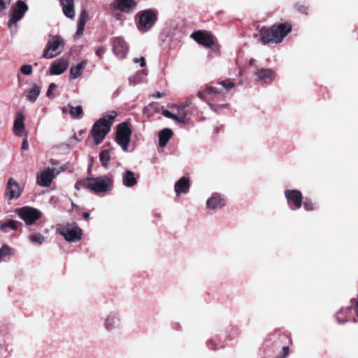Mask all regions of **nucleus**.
<instances>
[{"label": "nucleus", "instance_id": "f257e3e1", "mask_svg": "<svg viewBox=\"0 0 358 358\" xmlns=\"http://www.w3.org/2000/svg\"><path fill=\"white\" fill-rule=\"evenodd\" d=\"M234 85V83L230 80L219 81L217 86H205L203 89L198 92V96L204 100L212 110L217 112V104L225 99V92L219 86L222 87L226 92H229Z\"/></svg>", "mask_w": 358, "mask_h": 358}, {"label": "nucleus", "instance_id": "f03ea898", "mask_svg": "<svg viewBox=\"0 0 358 358\" xmlns=\"http://www.w3.org/2000/svg\"><path fill=\"white\" fill-rule=\"evenodd\" d=\"M292 31V25L289 22H281L273 25L270 29H262L260 40L264 44L280 43Z\"/></svg>", "mask_w": 358, "mask_h": 358}, {"label": "nucleus", "instance_id": "7ed1b4c3", "mask_svg": "<svg viewBox=\"0 0 358 358\" xmlns=\"http://www.w3.org/2000/svg\"><path fill=\"white\" fill-rule=\"evenodd\" d=\"M113 180L107 176L95 178H89L76 183L75 187L78 190L82 188L90 189L96 194L106 193L110 190Z\"/></svg>", "mask_w": 358, "mask_h": 358}, {"label": "nucleus", "instance_id": "20e7f679", "mask_svg": "<svg viewBox=\"0 0 358 358\" xmlns=\"http://www.w3.org/2000/svg\"><path fill=\"white\" fill-rule=\"evenodd\" d=\"M117 115V113L115 111H112L110 114L99 119L94 124L92 134L96 145H99L103 141Z\"/></svg>", "mask_w": 358, "mask_h": 358}, {"label": "nucleus", "instance_id": "39448f33", "mask_svg": "<svg viewBox=\"0 0 358 358\" xmlns=\"http://www.w3.org/2000/svg\"><path fill=\"white\" fill-rule=\"evenodd\" d=\"M252 76L256 83L262 86H268L275 80L276 72L271 68L254 66Z\"/></svg>", "mask_w": 358, "mask_h": 358}, {"label": "nucleus", "instance_id": "423d86ee", "mask_svg": "<svg viewBox=\"0 0 358 358\" xmlns=\"http://www.w3.org/2000/svg\"><path fill=\"white\" fill-rule=\"evenodd\" d=\"M57 231L68 242H77L81 240L83 231L75 223L59 224Z\"/></svg>", "mask_w": 358, "mask_h": 358}, {"label": "nucleus", "instance_id": "0eeeda50", "mask_svg": "<svg viewBox=\"0 0 358 358\" xmlns=\"http://www.w3.org/2000/svg\"><path fill=\"white\" fill-rule=\"evenodd\" d=\"M138 29L143 32L148 31L155 23L156 13L150 9L141 11L138 13Z\"/></svg>", "mask_w": 358, "mask_h": 358}, {"label": "nucleus", "instance_id": "6e6552de", "mask_svg": "<svg viewBox=\"0 0 358 358\" xmlns=\"http://www.w3.org/2000/svg\"><path fill=\"white\" fill-rule=\"evenodd\" d=\"M131 130L127 122L117 126L115 140L124 151L128 150V145L131 141Z\"/></svg>", "mask_w": 358, "mask_h": 358}, {"label": "nucleus", "instance_id": "1a4fd4ad", "mask_svg": "<svg viewBox=\"0 0 358 358\" xmlns=\"http://www.w3.org/2000/svg\"><path fill=\"white\" fill-rule=\"evenodd\" d=\"M50 39L48 41L46 48L43 51V57L52 59L62 52L60 46L62 45V39L59 36H50Z\"/></svg>", "mask_w": 358, "mask_h": 358}, {"label": "nucleus", "instance_id": "9d476101", "mask_svg": "<svg viewBox=\"0 0 358 358\" xmlns=\"http://www.w3.org/2000/svg\"><path fill=\"white\" fill-rule=\"evenodd\" d=\"M284 194L287 206L291 210H297L301 208L303 194L300 190L287 189L284 191Z\"/></svg>", "mask_w": 358, "mask_h": 358}, {"label": "nucleus", "instance_id": "9b49d317", "mask_svg": "<svg viewBox=\"0 0 358 358\" xmlns=\"http://www.w3.org/2000/svg\"><path fill=\"white\" fill-rule=\"evenodd\" d=\"M16 213L18 217L24 221L26 225H32L36 221L41 217V213L31 207H22L17 209Z\"/></svg>", "mask_w": 358, "mask_h": 358}, {"label": "nucleus", "instance_id": "f8f14e48", "mask_svg": "<svg viewBox=\"0 0 358 358\" xmlns=\"http://www.w3.org/2000/svg\"><path fill=\"white\" fill-rule=\"evenodd\" d=\"M28 10L27 3L22 1L18 0L15 6L12 8L10 17L8 20V25L11 27L13 24L15 25L20 21Z\"/></svg>", "mask_w": 358, "mask_h": 358}, {"label": "nucleus", "instance_id": "ddd939ff", "mask_svg": "<svg viewBox=\"0 0 358 358\" xmlns=\"http://www.w3.org/2000/svg\"><path fill=\"white\" fill-rule=\"evenodd\" d=\"M129 47L122 37H116L113 40V51L120 59L125 58Z\"/></svg>", "mask_w": 358, "mask_h": 358}, {"label": "nucleus", "instance_id": "4468645a", "mask_svg": "<svg viewBox=\"0 0 358 358\" xmlns=\"http://www.w3.org/2000/svg\"><path fill=\"white\" fill-rule=\"evenodd\" d=\"M55 175V169L47 168L38 174L37 183L42 187H50Z\"/></svg>", "mask_w": 358, "mask_h": 358}, {"label": "nucleus", "instance_id": "2eb2a0df", "mask_svg": "<svg viewBox=\"0 0 358 358\" xmlns=\"http://www.w3.org/2000/svg\"><path fill=\"white\" fill-rule=\"evenodd\" d=\"M190 189V179L184 176L178 180L174 185V192L177 197L188 194Z\"/></svg>", "mask_w": 358, "mask_h": 358}, {"label": "nucleus", "instance_id": "dca6fc26", "mask_svg": "<svg viewBox=\"0 0 358 358\" xmlns=\"http://www.w3.org/2000/svg\"><path fill=\"white\" fill-rule=\"evenodd\" d=\"M191 37L199 44L206 48L213 45L214 41L210 35L203 31H197L192 34Z\"/></svg>", "mask_w": 358, "mask_h": 358}, {"label": "nucleus", "instance_id": "f3484780", "mask_svg": "<svg viewBox=\"0 0 358 358\" xmlns=\"http://www.w3.org/2000/svg\"><path fill=\"white\" fill-rule=\"evenodd\" d=\"M226 205L225 199L218 193H213L206 201V208L208 210H220Z\"/></svg>", "mask_w": 358, "mask_h": 358}, {"label": "nucleus", "instance_id": "a211bd4d", "mask_svg": "<svg viewBox=\"0 0 358 358\" xmlns=\"http://www.w3.org/2000/svg\"><path fill=\"white\" fill-rule=\"evenodd\" d=\"M5 194L9 200L17 199L20 195L19 185L13 178H9L7 182Z\"/></svg>", "mask_w": 358, "mask_h": 358}, {"label": "nucleus", "instance_id": "6ab92c4d", "mask_svg": "<svg viewBox=\"0 0 358 358\" xmlns=\"http://www.w3.org/2000/svg\"><path fill=\"white\" fill-rule=\"evenodd\" d=\"M69 66L66 59L60 58L55 60L49 67V72L51 75H60L64 73Z\"/></svg>", "mask_w": 358, "mask_h": 358}, {"label": "nucleus", "instance_id": "aec40b11", "mask_svg": "<svg viewBox=\"0 0 358 358\" xmlns=\"http://www.w3.org/2000/svg\"><path fill=\"white\" fill-rule=\"evenodd\" d=\"M120 322V318L117 313H109L104 320V328L108 332L112 331L119 325Z\"/></svg>", "mask_w": 358, "mask_h": 358}, {"label": "nucleus", "instance_id": "412c9836", "mask_svg": "<svg viewBox=\"0 0 358 358\" xmlns=\"http://www.w3.org/2000/svg\"><path fill=\"white\" fill-rule=\"evenodd\" d=\"M24 121L23 114L21 112L17 113L13 124V132L18 136H26L27 135Z\"/></svg>", "mask_w": 358, "mask_h": 358}, {"label": "nucleus", "instance_id": "4be33fe9", "mask_svg": "<svg viewBox=\"0 0 358 358\" xmlns=\"http://www.w3.org/2000/svg\"><path fill=\"white\" fill-rule=\"evenodd\" d=\"M187 106L188 104L172 106V110L176 112V122L185 124L188 122L187 113L185 109Z\"/></svg>", "mask_w": 358, "mask_h": 358}, {"label": "nucleus", "instance_id": "5701e85b", "mask_svg": "<svg viewBox=\"0 0 358 358\" xmlns=\"http://www.w3.org/2000/svg\"><path fill=\"white\" fill-rule=\"evenodd\" d=\"M63 13L66 17L73 19L75 17L74 0H59Z\"/></svg>", "mask_w": 358, "mask_h": 358}, {"label": "nucleus", "instance_id": "b1692460", "mask_svg": "<svg viewBox=\"0 0 358 358\" xmlns=\"http://www.w3.org/2000/svg\"><path fill=\"white\" fill-rule=\"evenodd\" d=\"M113 6L121 11L128 12L135 8L136 2L134 0H115Z\"/></svg>", "mask_w": 358, "mask_h": 358}, {"label": "nucleus", "instance_id": "393cba45", "mask_svg": "<svg viewBox=\"0 0 358 358\" xmlns=\"http://www.w3.org/2000/svg\"><path fill=\"white\" fill-rule=\"evenodd\" d=\"M122 183L125 187H131L137 184L135 173L129 170L124 171L122 176Z\"/></svg>", "mask_w": 358, "mask_h": 358}, {"label": "nucleus", "instance_id": "a878e982", "mask_svg": "<svg viewBox=\"0 0 358 358\" xmlns=\"http://www.w3.org/2000/svg\"><path fill=\"white\" fill-rule=\"evenodd\" d=\"M173 134L171 129L165 128L159 132V145L164 148Z\"/></svg>", "mask_w": 358, "mask_h": 358}, {"label": "nucleus", "instance_id": "bb28decb", "mask_svg": "<svg viewBox=\"0 0 358 358\" xmlns=\"http://www.w3.org/2000/svg\"><path fill=\"white\" fill-rule=\"evenodd\" d=\"M87 62L83 61L76 66H71L70 69V78L73 80L76 79L83 74V70L86 67Z\"/></svg>", "mask_w": 358, "mask_h": 358}, {"label": "nucleus", "instance_id": "cd10ccee", "mask_svg": "<svg viewBox=\"0 0 358 358\" xmlns=\"http://www.w3.org/2000/svg\"><path fill=\"white\" fill-rule=\"evenodd\" d=\"M18 224H22L19 222L14 220H8L6 222L0 224V230L3 233H8L9 230L15 231L17 229Z\"/></svg>", "mask_w": 358, "mask_h": 358}, {"label": "nucleus", "instance_id": "c85d7f7f", "mask_svg": "<svg viewBox=\"0 0 358 358\" xmlns=\"http://www.w3.org/2000/svg\"><path fill=\"white\" fill-rule=\"evenodd\" d=\"M40 93H41L40 87L38 85L34 84V85H33L31 88L27 91V94H26V98L29 101L34 103L36 101Z\"/></svg>", "mask_w": 358, "mask_h": 358}, {"label": "nucleus", "instance_id": "c756f323", "mask_svg": "<svg viewBox=\"0 0 358 358\" xmlns=\"http://www.w3.org/2000/svg\"><path fill=\"white\" fill-rule=\"evenodd\" d=\"M28 238L32 243L37 245H42L45 241V237L38 232H31Z\"/></svg>", "mask_w": 358, "mask_h": 358}, {"label": "nucleus", "instance_id": "7c9ffc66", "mask_svg": "<svg viewBox=\"0 0 358 358\" xmlns=\"http://www.w3.org/2000/svg\"><path fill=\"white\" fill-rule=\"evenodd\" d=\"M14 252V249L10 248L6 244H3L0 248V262L3 261L7 257L13 255Z\"/></svg>", "mask_w": 358, "mask_h": 358}, {"label": "nucleus", "instance_id": "2f4dec72", "mask_svg": "<svg viewBox=\"0 0 358 358\" xmlns=\"http://www.w3.org/2000/svg\"><path fill=\"white\" fill-rule=\"evenodd\" d=\"M99 159L104 168H107L110 159V153L108 150H104L99 154Z\"/></svg>", "mask_w": 358, "mask_h": 358}, {"label": "nucleus", "instance_id": "473e14b6", "mask_svg": "<svg viewBox=\"0 0 358 358\" xmlns=\"http://www.w3.org/2000/svg\"><path fill=\"white\" fill-rule=\"evenodd\" d=\"M70 114L73 117L79 118L83 114V108L81 106H72L69 105Z\"/></svg>", "mask_w": 358, "mask_h": 358}, {"label": "nucleus", "instance_id": "72a5a7b5", "mask_svg": "<svg viewBox=\"0 0 358 358\" xmlns=\"http://www.w3.org/2000/svg\"><path fill=\"white\" fill-rule=\"evenodd\" d=\"M303 208L306 211H311L317 209L318 206L312 199L306 198L303 203Z\"/></svg>", "mask_w": 358, "mask_h": 358}, {"label": "nucleus", "instance_id": "f704fd0d", "mask_svg": "<svg viewBox=\"0 0 358 358\" xmlns=\"http://www.w3.org/2000/svg\"><path fill=\"white\" fill-rule=\"evenodd\" d=\"M294 8L303 15H307L308 14V8L303 3L297 2L294 4Z\"/></svg>", "mask_w": 358, "mask_h": 358}, {"label": "nucleus", "instance_id": "c9c22d12", "mask_svg": "<svg viewBox=\"0 0 358 358\" xmlns=\"http://www.w3.org/2000/svg\"><path fill=\"white\" fill-rule=\"evenodd\" d=\"M88 17L87 12L85 10H81L80 15H79V19L78 24L81 25H85L87 22V19Z\"/></svg>", "mask_w": 358, "mask_h": 358}, {"label": "nucleus", "instance_id": "e433bc0d", "mask_svg": "<svg viewBox=\"0 0 358 358\" xmlns=\"http://www.w3.org/2000/svg\"><path fill=\"white\" fill-rule=\"evenodd\" d=\"M20 71L23 75L29 76L32 73L33 69L31 65L25 64L20 67Z\"/></svg>", "mask_w": 358, "mask_h": 358}, {"label": "nucleus", "instance_id": "4c0bfd02", "mask_svg": "<svg viewBox=\"0 0 358 358\" xmlns=\"http://www.w3.org/2000/svg\"><path fill=\"white\" fill-rule=\"evenodd\" d=\"M57 87V85L55 83H50L49 87L46 92V96L48 98L53 99L55 98V95L52 94V90Z\"/></svg>", "mask_w": 358, "mask_h": 358}, {"label": "nucleus", "instance_id": "58836bf2", "mask_svg": "<svg viewBox=\"0 0 358 358\" xmlns=\"http://www.w3.org/2000/svg\"><path fill=\"white\" fill-rule=\"evenodd\" d=\"M162 115L172 119L176 122V115L175 113H173L172 112L169 111V110H164L162 111Z\"/></svg>", "mask_w": 358, "mask_h": 358}, {"label": "nucleus", "instance_id": "ea45409f", "mask_svg": "<svg viewBox=\"0 0 358 358\" xmlns=\"http://www.w3.org/2000/svg\"><path fill=\"white\" fill-rule=\"evenodd\" d=\"M133 62L135 64H139L141 67H144L145 66V59L143 57H141L140 58H134Z\"/></svg>", "mask_w": 358, "mask_h": 358}, {"label": "nucleus", "instance_id": "a19ab883", "mask_svg": "<svg viewBox=\"0 0 358 358\" xmlns=\"http://www.w3.org/2000/svg\"><path fill=\"white\" fill-rule=\"evenodd\" d=\"M106 51V48L99 47L96 50L95 53L99 57H101L105 54Z\"/></svg>", "mask_w": 358, "mask_h": 358}, {"label": "nucleus", "instance_id": "79ce46f5", "mask_svg": "<svg viewBox=\"0 0 358 358\" xmlns=\"http://www.w3.org/2000/svg\"><path fill=\"white\" fill-rule=\"evenodd\" d=\"M10 3V0H0V10H4Z\"/></svg>", "mask_w": 358, "mask_h": 358}, {"label": "nucleus", "instance_id": "37998d69", "mask_svg": "<svg viewBox=\"0 0 358 358\" xmlns=\"http://www.w3.org/2000/svg\"><path fill=\"white\" fill-rule=\"evenodd\" d=\"M84 27H85V25H81V24H78L76 35L78 36L82 35L83 33V31H84Z\"/></svg>", "mask_w": 358, "mask_h": 358}, {"label": "nucleus", "instance_id": "c03bdc74", "mask_svg": "<svg viewBox=\"0 0 358 358\" xmlns=\"http://www.w3.org/2000/svg\"><path fill=\"white\" fill-rule=\"evenodd\" d=\"M24 139L22 143V150H27L29 148V143H28V141H27V136H24Z\"/></svg>", "mask_w": 358, "mask_h": 358}, {"label": "nucleus", "instance_id": "a18cd8bd", "mask_svg": "<svg viewBox=\"0 0 358 358\" xmlns=\"http://www.w3.org/2000/svg\"><path fill=\"white\" fill-rule=\"evenodd\" d=\"M282 350L284 352V355H283L282 358H285L289 354V347H287V346L283 347Z\"/></svg>", "mask_w": 358, "mask_h": 358}, {"label": "nucleus", "instance_id": "49530a36", "mask_svg": "<svg viewBox=\"0 0 358 358\" xmlns=\"http://www.w3.org/2000/svg\"><path fill=\"white\" fill-rule=\"evenodd\" d=\"M255 59L252 58L249 60L248 65L250 67H252L254 69V66H258L257 65H255Z\"/></svg>", "mask_w": 358, "mask_h": 358}, {"label": "nucleus", "instance_id": "de8ad7c7", "mask_svg": "<svg viewBox=\"0 0 358 358\" xmlns=\"http://www.w3.org/2000/svg\"><path fill=\"white\" fill-rule=\"evenodd\" d=\"M162 95H163L162 93L158 92L152 95V96L155 97V98L159 99V98L162 97Z\"/></svg>", "mask_w": 358, "mask_h": 358}, {"label": "nucleus", "instance_id": "09e8293b", "mask_svg": "<svg viewBox=\"0 0 358 358\" xmlns=\"http://www.w3.org/2000/svg\"><path fill=\"white\" fill-rule=\"evenodd\" d=\"M355 315L357 317V321H358V301H357L356 305L355 306Z\"/></svg>", "mask_w": 358, "mask_h": 358}, {"label": "nucleus", "instance_id": "8fccbe9b", "mask_svg": "<svg viewBox=\"0 0 358 358\" xmlns=\"http://www.w3.org/2000/svg\"><path fill=\"white\" fill-rule=\"evenodd\" d=\"M83 217L85 220H88V219H89V217H90V213H87V212L84 213L83 214Z\"/></svg>", "mask_w": 358, "mask_h": 358}, {"label": "nucleus", "instance_id": "3c124183", "mask_svg": "<svg viewBox=\"0 0 358 358\" xmlns=\"http://www.w3.org/2000/svg\"><path fill=\"white\" fill-rule=\"evenodd\" d=\"M337 322L339 324H343L345 322H347V320H341L339 317H337Z\"/></svg>", "mask_w": 358, "mask_h": 358}, {"label": "nucleus", "instance_id": "603ef678", "mask_svg": "<svg viewBox=\"0 0 358 358\" xmlns=\"http://www.w3.org/2000/svg\"><path fill=\"white\" fill-rule=\"evenodd\" d=\"M345 310H348V308H341L340 311L338 313H342V312H343Z\"/></svg>", "mask_w": 358, "mask_h": 358}, {"label": "nucleus", "instance_id": "864d4df0", "mask_svg": "<svg viewBox=\"0 0 358 358\" xmlns=\"http://www.w3.org/2000/svg\"><path fill=\"white\" fill-rule=\"evenodd\" d=\"M62 112H63V113H66L67 112V109L66 108H62Z\"/></svg>", "mask_w": 358, "mask_h": 358}, {"label": "nucleus", "instance_id": "5fc2aeb1", "mask_svg": "<svg viewBox=\"0 0 358 358\" xmlns=\"http://www.w3.org/2000/svg\"><path fill=\"white\" fill-rule=\"evenodd\" d=\"M353 322H357L356 319H354V320H353Z\"/></svg>", "mask_w": 358, "mask_h": 358}, {"label": "nucleus", "instance_id": "6e6d98bb", "mask_svg": "<svg viewBox=\"0 0 358 358\" xmlns=\"http://www.w3.org/2000/svg\"><path fill=\"white\" fill-rule=\"evenodd\" d=\"M276 358H278V357H276Z\"/></svg>", "mask_w": 358, "mask_h": 358}]
</instances>
